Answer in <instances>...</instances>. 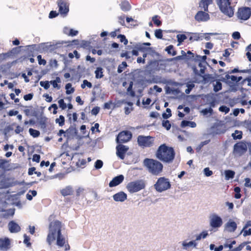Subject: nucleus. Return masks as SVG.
<instances>
[{"label": "nucleus", "instance_id": "58", "mask_svg": "<svg viewBox=\"0 0 251 251\" xmlns=\"http://www.w3.org/2000/svg\"><path fill=\"white\" fill-rule=\"evenodd\" d=\"M158 16L157 15H155L152 18V20L153 22V23L157 26H160L162 22L161 21L157 19V18Z\"/></svg>", "mask_w": 251, "mask_h": 251}, {"label": "nucleus", "instance_id": "64", "mask_svg": "<svg viewBox=\"0 0 251 251\" xmlns=\"http://www.w3.org/2000/svg\"><path fill=\"white\" fill-rule=\"evenodd\" d=\"M102 165L103 163L101 160H97L95 164H94V167L96 169H100L101 168Z\"/></svg>", "mask_w": 251, "mask_h": 251}, {"label": "nucleus", "instance_id": "17", "mask_svg": "<svg viewBox=\"0 0 251 251\" xmlns=\"http://www.w3.org/2000/svg\"><path fill=\"white\" fill-rule=\"evenodd\" d=\"M247 150L248 147L246 144L242 142L236 143L234 146V151L240 155L245 153Z\"/></svg>", "mask_w": 251, "mask_h": 251}, {"label": "nucleus", "instance_id": "3", "mask_svg": "<svg viewBox=\"0 0 251 251\" xmlns=\"http://www.w3.org/2000/svg\"><path fill=\"white\" fill-rule=\"evenodd\" d=\"M175 155L173 147L163 144L159 147L156 151V157L163 162L170 163L173 162Z\"/></svg>", "mask_w": 251, "mask_h": 251}, {"label": "nucleus", "instance_id": "51", "mask_svg": "<svg viewBox=\"0 0 251 251\" xmlns=\"http://www.w3.org/2000/svg\"><path fill=\"white\" fill-rule=\"evenodd\" d=\"M243 71H246V69L239 70L238 68H235L232 70L228 71L226 73V74H228V75H230V74H235V73H246V72H243Z\"/></svg>", "mask_w": 251, "mask_h": 251}, {"label": "nucleus", "instance_id": "33", "mask_svg": "<svg viewBox=\"0 0 251 251\" xmlns=\"http://www.w3.org/2000/svg\"><path fill=\"white\" fill-rule=\"evenodd\" d=\"M212 0H201L200 6L203 8L204 11H208V5L212 3Z\"/></svg>", "mask_w": 251, "mask_h": 251}, {"label": "nucleus", "instance_id": "37", "mask_svg": "<svg viewBox=\"0 0 251 251\" xmlns=\"http://www.w3.org/2000/svg\"><path fill=\"white\" fill-rule=\"evenodd\" d=\"M217 77L219 78L217 80H220V82L221 81L225 82L228 86V83H230L229 80V75L228 74H226V75L225 77L221 76V75H216Z\"/></svg>", "mask_w": 251, "mask_h": 251}, {"label": "nucleus", "instance_id": "43", "mask_svg": "<svg viewBox=\"0 0 251 251\" xmlns=\"http://www.w3.org/2000/svg\"><path fill=\"white\" fill-rule=\"evenodd\" d=\"M147 53L152 57H159L160 56V54L151 47L150 50H148Z\"/></svg>", "mask_w": 251, "mask_h": 251}, {"label": "nucleus", "instance_id": "25", "mask_svg": "<svg viewBox=\"0 0 251 251\" xmlns=\"http://www.w3.org/2000/svg\"><path fill=\"white\" fill-rule=\"evenodd\" d=\"M113 199L116 201L123 202L126 200L127 195L124 192L121 191L114 195Z\"/></svg>", "mask_w": 251, "mask_h": 251}, {"label": "nucleus", "instance_id": "5", "mask_svg": "<svg viewBox=\"0 0 251 251\" xmlns=\"http://www.w3.org/2000/svg\"><path fill=\"white\" fill-rule=\"evenodd\" d=\"M144 163L149 172L153 175L157 176L162 171V164L156 160L146 158L144 160Z\"/></svg>", "mask_w": 251, "mask_h": 251}, {"label": "nucleus", "instance_id": "63", "mask_svg": "<svg viewBox=\"0 0 251 251\" xmlns=\"http://www.w3.org/2000/svg\"><path fill=\"white\" fill-rule=\"evenodd\" d=\"M58 103H59V107L62 109H65L67 107V105L66 103L64 102L63 99H60L58 101Z\"/></svg>", "mask_w": 251, "mask_h": 251}, {"label": "nucleus", "instance_id": "13", "mask_svg": "<svg viewBox=\"0 0 251 251\" xmlns=\"http://www.w3.org/2000/svg\"><path fill=\"white\" fill-rule=\"evenodd\" d=\"M57 3L60 14L66 16L69 11V3L68 0H57Z\"/></svg>", "mask_w": 251, "mask_h": 251}, {"label": "nucleus", "instance_id": "20", "mask_svg": "<svg viewBox=\"0 0 251 251\" xmlns=\"http://www.w3.org/2000/svg\"><path fill=\"white\" fill-rule=\"evenodd\" d=\"M147 69L146 70L151 71V73L153 75V71H159L160 70L159 60H152L150 61L147 65Z\"/></svg>", "mask_w": 251, "mask_h": 251}, {"label": "nucleus", "instance_id": "36", "mask_svg": "<svg viewBox=\"0 0 251 251\" xmlns=\"http://www.w3.org/2000/svg\"><path fill=\"white\" fill-rule=\"evenodd\" d=\"M103 69L101 67H97L95 71V77L97 79L101 78L103 76Z\"/></svg>", "mask_w": 251, "mask_h": 251}, {"label": "nucleus", "instance_id": "14", "mask_svg": "<svg viewBox=\"0 0 251 251\" xmlns=\"http://www.w3.org/2000/svg\"><path fill=\"white\" fill-rule=\"evenodd\" d=\"M204 99H206L210 107H214L221 102L219 95H205Z\"/></svg>", "mask_w": 251, "mask_h": 251}, {"label": "nucleus", "instance_id": "52", "mask_svg": "<svg viewBox=\"0 0 251 251\" xmlns=\"http://www.w3.org/2000/svg\"><path fill=\"white\" fill-rule=\"evenodd\" d=\"M117 38L120 40V42L123 43L125 45H126L128 43V40L126 38V36L124 34H119Z\"/></svg>", "mask_w": 251, "mask_h": 251}, {"label": "nucleus", "instance_id": "24", "mask_svg": "<svg viewBox=\"0 0 251 251\" xmlns=\"http://www.w3.org/2000/svg\"><path fill=\"white\" fill-rule=\"evenodd\" d=\"M201 34L197 33H193L192 35L190 36L189 40L191 41H198L200 40H202L204 37V35L208 34V35H217V34H218V33H207L203 34L202 35L200 36Z\"/></svg>", "mask_w": 251, "mask_h": 251}, {"label": "nucleus", "instance_id": "48", "mask_svg": "<svg viewBox=\"0 0 251 251\" xmlns=\"http://www.w3.org/2000/svg\"><path fill=\"white\" fill-rule=\"evenodd\" d=\"M198 62V66L201 68L200 72L201 74H204L205 70L206 69V64H205L203 62Z\"/></svg>", "mask_w": 251, "mask_h": 251}, {"label": "nucleus", "instance_id": "47", "mask_svg": "<svg viewBox=\"0 0 251 251\" xmlns=\"http://www.w3.org/2000/svg\"><path fill=\"white\" fill-rule=\"evenodd\" d=\"M127 66V63L126 61H123L120 64L117 69V72L120 74L123 72L124 69Z\"/></svg>", "mask_w": 251, "mask_h": 251}, {"label": "nucleus", "instance_id": "32", "mask_svg": "<svg viewBox=\"0 0 251 251\" xmlns=\"http://www.w3.org/2000/svg\"><path fill=\"white\" fill-rule=\"evenodd\" d=\"M120 5L122 10L124 12L128 11L131 9V6L128 1H122Z\"/></svg>", "mask_w": 251, "mask_h": 251}, {"label": "nucleus", "instance_id": "23", "mask_svg": "<svg viewBox=\"0 0 251 251\" xmlns=\"http://www.w3.org/2000/svg\"><path fill=\"white\" fill-rule=\"evenodd\" d=\"M10 241L7 238L4 239L0 238V250L6 251L10 248Z\"/></svg>", "mask_w": 251, "mask_h": 251}, {"label": "nucleus", "instance_id": "19", "mask_svg": "<svg viewBox=\"0 0 251 251\" xmlns=\"http://www.w3.org/2000/svg\"><path fill=\"white\" fill-rule=\"evenodd\" d=\"M195 20L198 22H206L209 20L210 17L208 13L205 11H200L195 16Z\"/></svg>", "mask_w": 251, "mask_h": 251}, {"label": "nucleus", "instance_id": "57", "mask_svg": "<svg viewBox=\"0 0 251 251\" xmlns=\"http://www.w3.org/2000/svg\"><path fill=\"white\" fill-rule=\"evenodd\" d=\"M61 57H62L63 62L64 64V68L63 70H65L68 66V65L70 63L71 61L68 59V58L64 55H61Z\"/></svg>", "mask_w": 251, "mask_h": 251}, {"label": "nucleus", "instance_id": "16", "mask_svg": "<svg viewBox=\"0 0 251 251\" xmlns=\"http://www.w3.org/2000/svg\"><path fill=\"white\" fill-rule=\"evenodd\" d=\"M63 42H57L55 44H42L41 46L42 47V49L43 51H48L51 52L54 51L56 49L59 48L61 47V45L63 44Z\"/></svg>", "mask_w": 251, "mask_h": 251}, {"label": "nucleus", "instance_id": "18", "mask_svg": "<svg viewBox=\"0 0 251 251\" xmlns=\"http://www.w3.org/2000/svg\"><path fill=\"white\" fill-rule=\"evenodd\" d=\"M129 148L123 145H119L116 147V155L122 160H124L125 155Z\"/></svg>", "mask_w": 251, "mask_h": 251}, {"label": "nucleus", "instance_id": "49", "mask_svg": "<svg viewBox=\"0 0 251 251\" xmlns=\"http://www.w3.org/2000/svg\"><path fill=\"white\" fill-rule=\"evenodd\" d=\"M65 121V120H64V117L62 115H60L59 118L55 119V123L59 124L60 126H64Z\"/></svg>", "mask_w": 251, "mask_h": 251}, {"label": "nucleus", "instance_id": "4", "mask_svg": "<svg viewBox=\"0 0 251 251\" xmlns=\"http://www.w3.org/2000/svg\"><path fill=\"white\" fill-rule=\"evenodd\" d=\"M242 77L237 76L233 75H229V80L230 83H228L229 88L227 92L235 93L238 90H240L242 94H244V92H247L248 89L246 88L241 87V80Z\"/></svg>", "mask_w": 251, "mask_h": 251}, {"label": "nucleus", "instance_id": "9", "mask_svg": "<svg viewBox=\"0 0 251 251\" xmlns=\"http://www.w3.org/2000/svg\"><path fill=\"white\" fill-rule=\"evenodd\" d=\"M223 103L229 106L233 107L237 103H241L242 105H246L248 102L245 100H241L238 98H229V96H226L223 99Z\"/></svg>", "mask_w": 251, "mask_h": 251}, {"label": "nucleus", "instance_id": "59", "mask_svg": "<svg viewBox=\"0 0 251 251\" xmlns=\"http://www.w3.org/2000/svg\"><path fill=\"white\" fill-rule=\"evenodd\" d=\"M77 74L79 76H81L82 74L85 72V68L84 66L78 65L77 67Z\"/></svg>", "mask_w": 251, "mask_h": 251}, {"label": "nucleus", "instance_id": "62", "mask_svg": "<svg viewBox=\"0 0 251 251\" xmlns=\"http://www.w3.org/2000/svg\"><path fill=\"white\" fill-rule=\"evenodd\" d=\"M166 111H167V113H164L162 114V117L163 119H167L171 117L172 114H171V110L169 108H167L166 109Z\"/></svg>", "mask_w": 251, "mask_h": 251}, {"label": "nucleus", "instance_id": "46", "mask_svg": "<svg viewBox=\"0 0 251 251\" xmlns=\"http://www.w3.org/2000/svg\"><path fill=\"white\" fill-rule=\"evenodd\" d=\"M246 83L248 86H250L251 88V76L246 77L244 80L241 81V87H243V86Z\"/></svg>", "mask_w": 251, "mask_h": 251}, {"label": "nucleus", "instance_id": "6", "mask_svg": "<svg viewBox=\"0 0 251 251\" xmlns=\"http://www.w3.org/2000/svg\"><path fill=\"white\" fill-rule=\"evenodd\" d=\"M171 184L168 178L165 177H161L157 180V181L154 184V189L158 192H164L170 189Z\"/></svg>", "mask_w": 251, "mask_h": 251}, {"label": "nucleus", "instance_id": "41", "mask_svg": "<svg viewBox=\"0 0 251 251\" xmlns=\"http://www.w3.org/2000/svg\"><path fill=\"white\" fill-rule=\"evenodd\" d=\"M235 175V172L234 171L231 170H226L225 171V176L226 180H229L234 178Z\"/></svg>", "mask_w": 251, "mask_h": 251}, {"label": "nucleus", "instance_id": "26", "mask_svg": "<svg viewBox=\"0 0 251 251\" xmlns=\"http://www.w3.org/2000/svg\"><path fill=\"white\" fill-rule=\"evenodd\" d=\"M24 112L25 114L27 117H35L37 115L35 109L32 106L24 109Z\"/></svg>", "mask_w": 251, "mask_h": 251}, {"label": "nucleus", "instance_id": "10", "mask_svg": "<svg viewBox=\"0 0 251 251\" xmlns=\"http://www.w3.org/2000/svg\"><path fill=\"white\" fill-rule=\"evenodd\" d=\"M216 3L219 6L220 10L225 15L228 16L229 17H232L234 15V9L230 5L231 3H228V4L221 1L220 4L218 0H216Z\"/></svg>", "mask_w": 251, "mask_h": 251}, {"label": "nucleus", "instance_id": "21", "mask_svg": "<svg viewBox=\"0 0 251 251\" xmlns=\"http://www.w3.org/2000/svg\"><path fill=\"white\" fill-rule=\"evenodd\" d=\"M124 176L123 175H120L113 178L112 180L109 182V187H114L121 184L123 182Z\"/></svg>", "mask_w": 251, "mask_h": 251}, {"label": "nucleus", "instance_id": "1", "mask_svg": "<svg viewBox=\"0 0 251 251\" xmlns=\"http://www.w3.org/2000/svg\"><path fill=\"white\" fill-rule=\"evenodd\" d=\"M133 81L129 82L126 94H135V91L141 94L148 83L154 82V75L151 71H140L135 70L129 74Z\"/></svg>", "mask_w": 251, "mask_h": 251}, {"label": "nucleus", "instance_id": "30", "mask_svg": "<svg viewBox=\"0 0 251 251\" xmlns=\"http://www.w3.org/2000/svg\"><path fill=\"white\" fill-rule=\"evenodd\" d=\"M133 48L138 49L139 51L145 52L147 51L148 50H150V47H146L144 45H143L142 43H136Z\"/></svg>", "mask_w": 251, "mask_h": 251}, {"label": "nucleus", "instance_id": "42", "mask_svg": "<svg viewBox=\"0 0 251 251\" xmlns=\"http://www.w3.org/2000/svg\"><path fill=\"white\" fill-rule=\"evenodd\" d=\"M66 94H71L75 91L74 88L72 87V85L70 83H67L65 85Z\"/></svg>", "mask_w": 251, "mask_h": 251}, {"label": "nucleus", "instance_id": "55", "mask_svg": "<svg viewBox=\"0 0 251 251\" xmlns=\"http://www.w3.org/2000/svg\"><path fill=\"white\" fill-rule=\"evenodd\" d=\"M81 87L82 89L85 88L86 87L90 88L92 87V84L87 80L85 79L83 81V83L81 84Z\"/></svg>", "mask_w": 251, "mask_h": 251}, {"label": "nucleus", "instance_id": "54", "mask_svg": "<svg viewBox=\"0 0 251 251\" xmlns=\"http://www.w3.org/2000/svg\"><path fill=\"white\" fill-rule=\"evenodd\" d=\"M152 90L155 91L157 93H160L162 92V89L161 87L156 85H154L152 88H150V91H149L148 94H152V92H151Z\"/></svg>", "mask_w": 251, "mask_h": 251}, {"label": "nucleus", "instance_id": "27", "mask_svg": "<svg viewBox=\"0 0 251 251\" xmlns=\"http://www.w3.org/2000/svg\"><path fill=\"white\" fill-rule=\"evenodd\" d=\"M226 227L229 232H234L237 229V224L233 221H229L226 224Z\"/></svg>", "mask_w": 251, "mask_h": 251}, {"label": "nucleus", "instance_id": "2", "mask_svg": "<svg viewBox=\"0 0 251 251\" xmlns=\"http://www.w3.org/2000/svg\"><path fill=\"white\" fill-rule=\"evenodd\" d=\"M55 218V215L53 214L50 215L49 217V221H50L49 225V233L47 237V242L50 245H51L52 242L54 241L55 237L57 235L56 244L57 246L62 247L65 245V239L61 234V222L58 220L53 221Z\"/></svg>", "mask_w": 251, "mask_h": 251}, {"label": "nucleus", "instance_id": "31", "mask_svg": "<svg viewBox=\"0 0 251 251\" xmlns=\"http://www.w3.org/2000/svg\"><path fill=\"white\" fill-rule=\"evenodd\" d=\"M130 102V101H127L125 100H116L113 103V109L121 107L123 105H126L127 103Z\"/></svg>", "mask_w": 251, "mask_h": 251}, {"label": "nucleus", "instance_id": "34", "mask_svg": "<svg viewBox=\"0 0 251 251\" xmlns=\"http://www.w3.org/2000/svg\"><path fill=\"white\" fill-rule=\"evenodd\" d=\"M60 193L63 197H66L70 196L73 194V190L72 187H66L64 189L61 190Z\"/></svg>", "mask_w": 251, "mask_h": 251}, {"label": "nucleus", "instance_id": "29", "mask_svg": "<svg viewBox=\"0 0 251 251\" xmlns=\"http://www.w3.org/2000/svg\"><path fill=\"white\" fill-rule=\"evenodd\" d=\"M207 56L204 55L201 56L200 55L197 54L194 59L195 62H203L205 64H206L208 67H210L209 64L206 62Z\"/></svg>", "mask_w": 251, "mask_h": 251}, {"label": "nucleus", "instance_id": "61", "mask_svg": "<svg viewBox=\"0 0 251 251\" xmlns=\"http://www.w3.org/2000/svg\"><path fill=\"white\" fill-rule=\"evenodd\" d=\"M40 85L45 89H48L50 86V82L48 81H41L40 82Z\"/></svg>", "mask_w": 251, "mask_h": 251}, {"label": "nucleus", "instance_id": "35", "mask_svg": "<svg viewBox=\"0 0 251 251\" xmlns=\"http://www.w3.org/2000/svg\"><path fill=\"white\" fill-rule=\"evenodd\" d=\"M201 76L202 77V78H203L202 81L204 84H206L210 81L214 82V80H213L214 79V78L211 75L204 74L202 75V76Z\"/></svg>", "mask_w": 251, "mask_h": 251}, {"label": "nucleus", "instance_id": "40", "mask_svg": "<svg viewBox=\"0 0 251 251\" xmlns=\"http://www.w3.org/2000/svg\"><path fill=\"white\" fill-rule=\"evenodd\" d=\"M242 132L238 130H235L234 133H232L231 136L234 140H240L242 138Z\"/></svg>", "mask_w": 251, "mask_h": 251}, {"label": "nucleus", "instance_id": "53", "mask_svg": "<svg viewBox=\"0 0 251 251\" xmlns=\"http://www.w3.org/2000/svg\"><path fill=\"white\" fill-rule=\"evenodd\" d=\"M154 35L155 37L159 39H162L163 34L162 30L161 29H157L154 31Z\"/></svg>", "mask_w": 251, "mask_h": 251}, {"label": "nucleus", "instance_id": "50", "mask_svg": "<svg viewBox=\"0 0 251 251\" xmlns=\"http://www.w3.org/2000/svg\"><path fill=\"white\" fill-rule=\"evenodd\" d=\"M177 42L179 44L182 43L185 39L187 38V36L184 34H177L176 35Z\"/></svg>", "mask_w": 251, "mask_h": 251}, {"label": "nucleus", "instance_id": "60", "mask_svg": "<svg viewBox=\"0 0 251 251\" xmlns=\"http://www.w3.org/2000/svg\"><path fill=\"white\" fill-rule=\"evenodd\" d=\"M219 111L221 112H224L227 114L229 112V108L225 105H222L219 107Z\"/></svg>", "mask_w": 251, "mask_h": 251}, {"label": "nucleus", "instance_id": "15", "mask_svg": "<svg viewBox=\"0 0 251 251\" xmlns=\"http://www.w3.org/2000/svg\"><path fill=\"white\" fill-rule=\"evenodd\" d=\"M223 222L220 217L215 214H212L210 219V226L213 228H219L222 226Z\"/></svg>", "mask_w": 251, "mask_h": 251}, {"label": "nucleus", "instance_id": "38", "mask_svg": "<svg viewBox=\"0 0 251 251\" xmlns=\"http://www.w3.org/2000/svg\"><path fill=\"white\" fill-rule=\"evenodd\" d=\"M133 110V103L132 102H128L124 107V112L126 115H128L130 112Z\"/></svg>", "mask_w": 251, "mask_h": 251}, {"label": "nucleus", "instance_id": "28", "mask_svg": "<svg viewBox=\"0 0 251 251\" xmlns=\"http://www.w3.org/2000/svg\"><path fill=\"white\" fill-rule=\"evenodd\" d=\"M1 212L4 213L2 214V217L5 219H7L10 217H13L14 214V209H9L8 210L2 209Z\"/></svg>", "mask_w": 251, "mask_h": 251}, {"label": "nucleus", "instance_id": "22", "mask_svg": "<svg viewBox=\"0 0 251 251\" xmlns=\"http://www.w3.org/2000/svg\"><path fill=\"white\" fill-rule=\"evenodd\" d=\"M8 227L10 233H18L21 230V227L14 221H10Z\"/></svg>", "mask_w": 251, "mask_h": 251}, {"label": "nucleus", "instance_id": "7", "mask_svg": "<svg viewBox=\"0 0 251 251\" xmlns=\"http://www.w3.org/2000/svg\"><path fill=\"white\" fill-rule=\"evenodd\" d=\"M146 184L143 180H137L127 183L126 188L130 193H134L144 189Z\"/></svg>", "mask_w": 251, "mask_h": 251}, {"label": "nucleus", "instance_id": "44", "mask_svg": "<svg viewBox=\"0 0 251 251\" xmlns=\"http://www.w3.org/2000/svg\"><path fill=\"white\" fill-rule=\"evenodd\" d=\"M120 56L121 57H125L126 60H129L130 62L134 59V58L129 55V52L128 51L121 53Z\"/></svg>", "mask_w": 251, "mask_h": 251}, {"label": "nucleus", "instance_id": "12", "mask_svg": "<svg viewBox=\"0 0 251 251\" xmlns=\"http://www.w3.org/2000/svg\"><path fill=\"white\" fill-rule=\"evenodd\" d=\"M132 138V133L128 130H124L119 132L117 137H116V142L118 143H125L131 139Z\"/></svg>", "mask_w": 251, "mask_h": 251}, {"label": "nucleus", "instance_id": "45", "mask_svg": "<svg viewBox=\"0 0 251 251\" xmlns=\"http://www.w3.org/2000/svg\"><path fill=\"white\" fill-rule=\"evenodd\" d=\"M29 133L32 137H38L40 135V132L38 130H35L32 128H30L29 129Z\"/></svg>", "mask_w": 251, "mask_h": 251}, {"label": "nucleus", "instance_id": "11", "mask_svg": "<svg viewBox=\"0 0 251 251\" xmlns=\"http://www.w3.org/2000/svg\"><path fill=\"white\" fill-rule=\"evenodd\" d=\"M251 16V8L249 7H243L239 8L237 13V16L238 19L246 21Z\"/></svg>", "mask_w": 251, "mask_h": 251}, {"label": "nucleus", "instance_id": "8", "mask_svg": "<svg viewBox=\"0 0 251 251\" xmlns=\"http://www.w3.org/2000/svg\"><path fill=\"white\" fill-rule=\"evenodd\" d=\"M138 146L143 148L151 147L153 144L154 137L139 135L137 137Z\"/></svg>", "mask_w": 251, "mask_h": 251}, {"label": "nucleus", "instance_id": "56", "mask_svg": "<svg viewBox=\"0 0 251 251\" xmlns=\"http://www.w3.org/2000/svg\"><path fill=\"white\" fill-rule=\"evenodd\" d=\"M162 126L169 130L171 128V124L169 120H163L162 121Z\"/></svg>", "mask_w": 251, "mask_h": 251}, {"label": "nucleus", "instance_id": "39", "mask_svg": "<svg viewBox=\"0 0 251 251\" xmlns=\"http://www.w3.org/2000/svg\"><path fill=\"white\" fill-rule=\"evenodd\" d=\"M215 82L213 83V90L215 92H218L220 90H221L222 88V84L220 80H216Z\"/></svg>", "mask_w": 251, "mask_h": 251}]
</instances>
